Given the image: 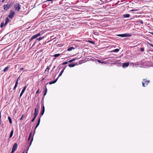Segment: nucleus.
Returning a JSON list of instances; mask_svg holds the SVG:
<instances>
[{
    "label": "nucleus",
    "instance_id": "26",
    "mask_svg": "<svg viewBox=\"0 0 153 153\" xmlns=\"http://www.w3.org/2000/svg\"><path fill=\"white\" fill-rule=\"evenodd\" d=\"M97 61L100 63H102V64L105 63L104 62H102L101 60H99V59L97 60Z\"/></svg>",
    "mask_w": 153,
    "mask_h": 153
},
{
    "label": "nucleus",
    "instance_id": "46",
    "mask_svg": "<svg viewBox=\"0 0 153 153\" xmlns=\"http://www.w3.org/2000/svg\"><path fill=\"white\" fill-rule=\"evenodd\" d=\"M39 89L37 90V91L36 92V94H38V93H39Z\"/></svg>",
    "mask_w": 153,
    "mask_h": 153
},
{
    "label": "nucleus",
    "instance_id": "44",
    "mask_svg": "<svg viewBox=\"0 0 153 153\" xmlns=\"http://www.w3.org/2000/svg\"><path fill=\"white\" fill-rule=\"evenodd\" d=\"M138 10L137 9H132L131 10V11H137Z\"/></svg>",
    "mask_w": 153,
    "mask_h": 153
},
{
    "label": "nucleus",
    "instance_id": "1",
    "mask_svg": "<svg viewBox=\"0 0 153 153\" xmlns=\"http://www.w3.org/2000/svg\"><path fill=\"white\" fill-rule=\"evenodd\" d=\"M42 32H40L39 33L33 35L30 39V41H31L33 39L37 38L38 36H39L41 34H42Z\"/></svg>",
    "mask_w": 153,
    "mask_h": 153
},
{
    "label": "nucleus",
    "instance_id": "33",
    "mask_svg": "<svg viewBox=\"0 0 153 153\" xmlns=\"http://www.w3.org/2000/svg\"><path fill=\"white\" fill-rule=\"evenodd\" d=\"M88 42L92 44H94V42L93 41H88Z\"/></svg>",
    "mask_w": 153,
    "mask_h": 153
},
{
    "label": "nucleus",
    "instance_id": "39",
    "mask_svg": "<svg viewBox=\"0 0 153 153\" xmlns=\"http://www.w3.org/2000/svg\"><path fill=\"white\" fill-rule=\"evenodd\" d=\"M68 62H63L62 63V65H65V64H66L68 63Z\"/></svg>",
    "mask_w": 153,
    "mask_h": 153
},
{
    "label": "nucleus",
    "instance_id": "49",
    "mask_svg": "<svg viewBox=\"0 0 153 153\" xmlns=\"http://www.w3.org/2000/svg\"><path fill=\"white\" fill-rule=\"evenodd\" d=\"M151 33L153 35V32H151Z\"/></svg>",
    "mask_w": 153,
    "mask_h": 153
},
{
    "label": "nucleus",
    "instance_id": "48",
    "mask_svg": "<svg viewBox=\"0 0 153 153\" xmlns=\"http://www.w3.org/2000/svg\"><path fill=\"white\" fill-rule=\"evenodd\" d=\"M23 69H24V68H21L20 69V70H23Z\"/></svg>",
    "mask_w": 153,
    "mask_h": 153
},
{
    "label": "nucleus",
    "instance_id": "17",
    "mask_svg": "<svg viewBox=\"0 0 153 153\" xmlns=\"http://www.w3.org/2000/svg\"><path fill=\"white\" fill-rule=\"evenodd\" d=\"M9 22V19L8 17H7L5 19V25H7Z\"/></svg>",
    "mask_w": 153,
    "mask_h": 153
},
{
    "label": "nucleus",
    "instance_id": "30",
    "mask_svg": "<svg viewBox=\"0 0 153 153\" xmlns=\"http://www.w3.org/2000/svg\"><path fill=\"white\" fill-rule=\"evenodd\" d=\"M75 59H71V60H69L68 61V62H72L74 61L75 60Z\"/></svg>",
    "mask_w": 153,
    "mask_h": 153
},
{
    "label": "nucleus",
    "instance_id": "13",
    "mask_svg": "<svg viewBox=\"0 0 153 153\" xmlns=\"http://www.w3.org/2000/svg\"><path fill=\"white\" fill-rule=\"evenodd\" d=\"M74 49L75 48H74V47L73 46H71L68 49L67 51H71L72 50Z\"/></svg>",
    "mask_w": 153,
    "mask_h": 153
},
{
    "label": "nucleus",
    "instance_id": "18",
    "mask_svg": "<svg viewBox=\"0 0 153 153\" xmlns=\"http://www.w3.org/2000/svg\"><path fill=\"white\" fill-rule=\"evenodd\" d=\"M9 67L8 66H7L6 67H5L3 70V71L4 72H5L6 71H7L8 70V69H9Z\"/></svg>",
    "mask_w": 153,
    "mask_h": 153
},
{
    "label": "nucleus",
    "instance_id": "34",
    "mask_svg": "<svg viewBox=\"0 0 153 153\" xmlns=\"http://www.w3.org/2000/svg\"><path fill=\"white\" fill-rule=\"evenodd\" d=\"M36 117H35V116H34L33 118V119H32V120H31V122H33L34 121V120H35V119H36Z\"/></svg>",
    "mask_w": 153,
    "mask_h": 153
},
{
    "label": "nucleus",
    "instance_id": "53",
    "mask_svg": "<svg viewBox=\"0 0 153 153\" xmlns=\"http://www.w3.org/2000/svg\"><path fill=\"white\" fill-rule=\"evenodd\" d=\"M26 153H27V152Z\"/></svg>",
    "mask_w": 153,
    "mask_h": 153
},
{
    "label": "nucleus",
    "instance_id": "6",
    "mask_svg": "<svg viewBox=\"0 0 153 153\" xmlns=\"http://www.w3.org/2000/svg\"><path fill=\"white\" fill-rule=\"evenodd\" d=\"M19 79H20V78H19V77L16 80V82L15 85L13 89V90L14 91L16 90V89L18 85V81Z\"/></svg>",
    "mask_w": 153,
    "mask_h": 153
},
{
    "label": "nucleus",
    "instance_id": "35",
    "mask_svg": "<svg viewBox=\"0 0 153 153\" xmlns=\"http://www.w3.org/2000/svg\"><path fill=\"white\" fill-rule=\"evenodd\" d=\"M5 25V24H4V23L2 22L1 24V27H2L4 25Z\"/></svg>",
    "mask_w": 153,
    "mask_h": 153
},
{
    "label": "nucleus",
    "instance_id": "4",
    "mask_svg": "<svg viewBox=\"0 0 153 153\" xmlns=\"http://www.w3.org/2000/svg\"><path fill=\"white\" fill-rule=\"evenodd\" d=\"M18 146L17 144L16 143H15L12 149L11 153H13L16 150Z\"/></svg>",
    "mask_w": 153,
    "mask_h": 153
},
{
    "label": "nucleus",
    "instance_id": "29",
    "mask_svg": "<svg viewBox=\"0 0 153 153\" xmlns=\"http://www.w3.org/2000/svg\"><path fill=\"white\" fill-rule=\"evenodd\" d=\"M35 112H36V113H38V108H35Z\"/></svg>",
    "mask_w": 153,
    "mask_h": 153
},
{
    "label": "nucleus",
    "instance_id": "21",
    "mask_svg": "<svg viewBox=\"0 0 153 153\" xmlns=\"http://www.w3.org/2000/svg\"><path fill=\"white\" fill-rule=\"evenodd\" d=\"M60 54H59V53L56 54H54L52 56H54L55 57H57L60 56Z\"/></svg>",
    "mask_w": 153,
    "mask_h": 153
},
{
    "label": "nucleus",
    "instance_id": "10",
    "mask_svg": "<svg viewBox=\"0 0 153 153\" xmlns=\"http://www.w3.org/2000/svg\"><path fill=\"white\" fill-rule=\"evenodd\" d=\"M117 35L119 36L122 37H126L128 36V35L127 34H118Z\"/></svg>",
    "mask_w": 153,
    "mask_h": 153
},
{
    "label": "nucleus",
    "instance_id": "27",
    "mask_svg": "<svg viewBox=\"0 0 153 153\" xmlns=\"http://www.w3.org/2000/svg\"><path fill=\"white\" fill-rule=\"evenodd\" d=\"M32 132H31L30 133V135H29V137H28V141H29L30 139V137L32 135Z\"/></svg>",
    "mask_w": 153,
    "mask_h": 153
},
{
    "label": "nucleus",
    "instance_id": "50",
    "mask_svg": "<svg viewBox=\"0 0 153 153\" xmlns=\"http://www.w3.org/2000/svg\"><path fill=\"white\" fill-rule=\"evenodd\" d=\"M24 71H27V70H24Z\"/></svg>",
    "mask_w": 153,
    "mask_h": 153
},
{
    "label": "nucleus",
    "instance_id": "52",
    "mask_svg": "<svg viewBox=\"0 0 153 153\" xmlns=\"http://www.w3.org/2000/svg\"><path fill=\"white\" fill-rule=\"evenodd\" d=\"M26 153H27V152Z\"/></svg>",
    "mask_w": 153,
    "mask_h": 153
},
{
    "label": "nucleus",
    "instance_id": "28",
    "mask_svg": "<svg viewBox=\"0 0 153 153\" xmlns=\"http://www.w3.org/2000/svg\"><path fill=\"white\" fill-rule=\"evenodd\" d=\"M33 138L32 137L31 139V140L30 141V142H29V144H30V145H29V147H30V145H31V144L32 143V142L33 140Z\"/></svg>",
    "mask_w": 153,
    "mask_h": 153
},
{
    "label": "nucleus",
    "instance_id": "20",
    "mask_svg": "<svg viewBox=\"0 0 153 153\" xmlns=\"http://www.w3.org/2000/svg\"><path fill=\"white\" fill-rule=\"evenodd\" d=\"M130 15L129 14H124L123 15V16L125 18H128L129 17Z\"/></svg>",
    "mask_w": 153,
    "mask_h": 153
},
{
    "label": "nucleus",
    "instance_id": "54",
    "mask_svg": "<svg viewBox=\"0 0 153 153\" xmlns=\"http://www.w3.org/2000/svg\"><path fill=\"white\" fill-rule=\"evenodd\" d=\"M22 153H24V152H23Z\"/></svg>",
    "mask_w": 153,
    "mask_h": 153
},
{
    "label": "nucleus",
    "instance_id": "14",
    "mask_svg": "<svg viewBox=\"0 0 153 153\" xmlns=\"http://www.w3.org/2000/svg\"><path fill=\"white\" fill-rule=\"evenodd\" d=\"M58 78H57L55 80L53 81L50 82L49 83L51 85L55 83L57 81Z\"/></svg>",
    "mask_w": 153,
    "mask_h": 153
},
{
    "label": "nucleus",
    "instance_id": "12",
    "mask_svg": "<svg viewBox=\"0 0 153 153\" xmlns=\"http://www.w3.org/2000/svg\"><path fill=\"white\" fill-rule=\"evenodd\" d=\"M129 65V63L128 62H125L123 63V67H127Z\"/></svg>",
    "mask_w": 153,
    "mask_h": 153
},
{
    "label": "nucleus",
    "instance_id": "51",
    "mask_svg": "<svg viewBox=\"0 0 153 153\" xmlns=\"http://www.w3.org/2000/svg\"><path fill=\"white\" fill-rule=\"evenodd\" d=\"M29 142H28V143H29ZM29 145H30L29 143Z\"/></svg>",
    "mask_w": 153,
    "mask_h": 153
},
{
    "label": "nucleus",
    "instance_id": "36",
    "mask_svg": "<svg viewBox=\"0 0 153 153\" xmlns=\"http://www.w3.org/2000/svg\"><path fill=\"white\" fill-rule=\"evenodd\" d=\"M38 114V113H36V112H34L33 115L34 116H35V117H36Z\"/></svg>",
    "mask_w": 153,
    "mask_h": 153
},
{
    "label": "nucleus",
    "instance_id": "41",
    "mask_svg": "<svg viewBox=\"0 0 153 153\" xmlns=\"http://www.w3.org/2000/svg\"><path fill=\"white\" fill-rule=\"evenodd\" d=\"M24 117V115H23H23H22V117H21V118H20V120H22V118H23V117Z\"/></svg>",
    "mask_w": 153,
    "mask_h": 153
},
{
    "label": "nucleus",
    "instance_id": "3",
    "mask_svg": "<svg viewBox=\"0 0 153 153\" xmlns=\"http://www.w3.org/2000/svg\"><path fill=\"white\" fill-rule=\"evenodd\" d=\"M15 14V12L11 10L10 11V14L8 15V17L12 19L13 18Z\"/></svg>",
    "mask_w": 153,
    "mask_h": 153
},
{
    "label": "nucleus",
    "instance_id": "31",
    "mask_svg": "<svg viewBox=\"0 0 153 153\" xmlns=\"http://www.w3.org/2000/svg\"><path fill=\"white\" fill-rule=\"evenodd\" d=\"M119 51V49H116L114 50V52H118Z\"/></svg>",
    "mask_w": 153,
    "mask_h": 153
},
{
    "label": "nucleus",
    "instance_id": "37",
    "mask_svg": "<svg viewBox=\"0 0 153 153\" xmlns=\"http://www.w3.org/2000/svg\"><path fill=\"white\" fill-rule=\"evenodd\" d=\"M47 88H46L45 90V91L44 94V96H45L47 92Z\"/></svg>",
    "mask_w": 153,
    "mask_h": 153
},
{
    "label": "nucleus",
    "instance_id": "43",
    "mask_svg": "<svg viewBox=\"0 0 153 153\" xmlns=\"http://www.w3.org/2000/svg\"><path fill=\"white\" fill-rule=\"evenodd\" d=\"M53 0H47L46 1H51V3H53Z\"/></svg>",
    "mask_w": 153,
    "mask_h": 153
},
{
    "label": "nucleus",
    "instance_id": "15",
    "mask_svg": "<svg viewBox=\"0 0 153 153\" xmlns=\"http://www.w3.org/2000/svg\"><path fill=\"white\" fill-rule=\"evenodd\" d=\"M13 130L12 129L11 131L10 134V135L9 137V138H10L12 137V136L13 135Z\"/></svg>",
    "mask_w": 153,
    "mask_h": 153
},
{
    "label": "nucleus",
    "instance_id": "7",
    "mask_svg": "<svg viewBox=\"0 0 153 153\" xmlns=\"http://www.w3.org/2000/svg\"><path fill=\"white\" fill-rule=\"evenodd\" d=\"M10 6V4H4L3 6V7L4 10H8Z\"/></svg>",
    "mask_w": 153,
    "mask_h": 153
},
{
    "label": "nucleus",
    "instance_id": "11",
    "mask_svg": "<svg viewBox=\"0 0 153 153\" xmlns=\"http://www.w3.org/2000/svg\"><path fill=\"white\" fill-rule=\"evenodd\" d=\"M45 111V106L43 105L42 107V110L40 114L41 115L40 116H42L44 114V112Z\"/></svg>",
    "mask_w": 153,
    "mask_h": 153
},
{
    "label": "nucleus",
    "instance_id": "9",
    "mask_svg": "<svg viewBox=\"0 0 153 153\" xmlns=\"http://www.w3.org/2000/svg\"><path fill=\"white\" fill-rule=\"evenodd\" d=\"M38 122L36 125V126L35 127V129L38 127V126H39V124L40 120H41V116H39V117H38Z\"/></svg>",
    "mask_w": 153,
    "mask_h": 153
},
{
    "label": "nucleus",
    "instance_id": "22",
    "mask_svg": "<svg viewBox=\"0 0 153 153\" xmlns=\"http://www.w3.org/2000/svg\"><path fill=\"white\" fill-rule=\"evenodd\" d=\"M75 64L74 63L73 64H70L68 65V66L70 67H74L75 65Z\"/></svg>",
    "mask_w": 153,
    "mask_h": 153
},
{
    "label": "nucleus",
    "instance_id": "25",
    "mask_svg": "<svg viewBox=\"0 0 153 153\" xmlns=\"http://www.w3.org/2000/svg\"><path fill=\"white\" fill-rule=\"evenodd\" d=\"M44 38V36L43 37H39V38L37 39H36L37 40H38V41H40L42 39Z\"/></svg>",
    "mask_w": 153,
    "mask_h": 153
},
{
    "label": "nucleus",
    "instance_id": "16",
    "mask_svg": "<svg viewBox=\"0 0 153 153\" xmlns=\"http://www.w3.org/2000/svg\"><path fill=\"white\" fill-rule=\"evenodd\" d=\"M65 68H63L62 70V71H61V72L60 73V74H59V75L58 77L57 78H58L59 76H61V75L62 74V73H63V71H64Z\"/></svg>",
    "mask_w": 153,
    "mask_h": 153
},
{
    "label": "nucleus",
    "instance_id": "19",
    "mask_svg": "<svg viewBox=\"0 0 153 153\" xmlns=\"http://www.w3.org/2000/svg\"><path fill=\"white\" fill-rule=\"evenodd\" d=\"M144 80H145V83L146 85H147L150 82V81L149 80H147L146 79H143Z\"/></svg>",
    "mask_w": 153,
    "mask_h": 153
},
{
    "label": "nucleus",
    "instance_id": "2",
    "mask_svg": "<svg viewBox=\"0 0 153 153\" xmlns=\"http://www.w3.org/2000/svg\"><path fill=\"white\" fill-rule=\"evenodd\" d=\"M14 8L15 10L19 11L20 9V5L19 3H16L14 5Z\"/></svg>",
    "mask_w": 153,
    "mask_h": 153
},
{
    "label": "nucleus",
    "instance_id": "24",
    "mask_svg": "<svg viewBox=\"0 0 153 153\" xmlns=\"http://www.w3.org/2000/svg\"><path fill=\"white\" fill-rule=\"evenodd\" d=\"M27 87V86H25L24 87H23V88L22 91V92H23V93H24L26 89V88Z\"/></svg>",
    "mask_w": 153,
    "mask_h": 153
},
{
    "label": "nucleus",
    "instance_id": "42",
    "mask_svg": "<svg viewBox=\"0 0 153 153\" xmlns=\"http://www.w3.org/2000/svg\"><path fill=\"white\" fill-rule=\"evenodd\" d=\"M148 44H149V45H150L152 47H153V44H151V43H148Z\"/></svg>",
    "mask_w": 153,
    "mask_h": 153
},
{
    "label": "nucleus",
    "instance_id": "8",
    "mask_svg": "<svg viewBox=\"0 0 153 153\" xmlns=\"http://www.w3.org/2000/svg\"><path fill=\"white\" fill-rule=\"evenodd\" d=\"M38 122L36 125V126L35 127V129L38 127V126H39V124L40 120H41V116H39V117H38Z\"/></svg>",
    "mask_w": 153,
    "mask_h": 153
},
{
    "label": "nucleus",
    "instance_id": "45",
    "mask_svg": "<svg viewBox=\"0 0 153 153\" xmlns=\"http://www.w3.org/2000/svg\"><path fill=\"white\" fill-rule=\"evenodd\" d=\"M142 83L143 86L145 87V83L144 82H142Z\"/></svg>",
    "mask_w": 153,
    "mask_h": 153
},
{
    "label": "nucleus",
    "instance_id": "47",
    "mask_svg": "<svg viewBox=\"0 0 153 153\" xmlns=\"http://www.w3.org/2000/svg\"><path fill=\"white\" fill-rule=\"evenodd\" d=\"M1 112H0V119H1Z\"/></svg>",
    "mask_w": 153,
    "mask_h": 153
},
{
    "label": "nucleus",
    "instance_id": "32",
    "mask_svg": "<svg viewBox=\"0 0 153 153\" xmlns=\"http://www.w3.org/2000/svg\"><path fill=\"white\" fill-rule=\"evenodd\" d=\"M138 22L141 24H143V22L142 20H140L139 21H138Z\"/></svg>",
    "mask_w": 153,
    "mask_h": 153
},
{
    "label": "nucleus",
    "instance_id": "23",
    "mask_svg": "<svg viewBox=\"0 0 153 153\" xmlns=\"http://www.w3.org/2000/svg\"><path fill=\"white\" fill-rule=\"evenodd\" d=\"M8 118L10 123L11 124L12 123V121L11 117H10L8 116Z\"/></svg>",
    "mask_w": 153,
    "mask_h": 153
},
{
    "label": "nucleus",
    "instance_id": "5",
    "mask_svg": "<svg viewBox=\"0 0 153 153\" xmlns=\"http://www.w3.org/2000/svg\"><path fill=\"white\" fill-rule=\"evenodd\" d=\"M52 66V63H51L49 66H47L46 68V69L45 73L46 74H47L48 75L49 73V71L50 70V67H51Z\"/></svg>",
    "mask_w": 153,
    "mask_h": 153
},
{
    "label": "nucleus",
    "instance_id": "40",
    "mask_svg": "<svg viewBox=\"0 0 153 153\" xmlns=\"http://www.w3.org/2000/svg\"><path fill=\"white\" fill-rule=\"evenodd\" d=\"M23 93H24L21 92V94H20V96H19L20 98L22 96V94H23Z\"/></svg>",
    "mask_w": 153,
    "mask_h": 153
},
{
    "label": "nucleus",
    "instance_id": "38",
    "mask_svg": "<svg viewBox=\"0 0 153 153\" xmlns=\"http://www.w3.org/2000/svg\"><path fill=\"white\" fill-rule=\"evenodd\" d=\"M140 51H144V48H141L140 49Z\"/></svg>",
    "mask_w": 153,
    "mask_h": 153
}]
</instances>
